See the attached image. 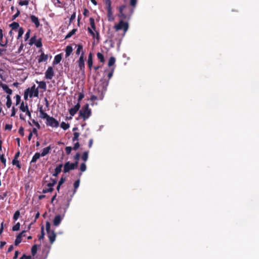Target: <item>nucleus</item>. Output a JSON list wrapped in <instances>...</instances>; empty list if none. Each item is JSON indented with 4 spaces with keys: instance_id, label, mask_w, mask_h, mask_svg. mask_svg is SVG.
Returning <instances> with one entry per match:
<instances>
[{
    "instance_id": "nucleus-2",
    "label": "nucleus",
    "mask_w": 259,
    "mask_h": 259,
    "mask_svg": "<svg viewBox=\"0 0 259 259\" xmlns=\"http://www.w3.org/2000/svg\"><path fill=\"white\" fill-rule=\"evenodd\" d=\"M91 114V110L89 108L88 104L84 105L79 112V115L83 120H87Z\"/></svg>"
},
{
    "instance_id": "nucleus-27",
    "label": "nucleus",
    "mask_w": 259,
    "mask_h": 259,
    "mask_svg": "<svg viewBox=\"0 0 259 259\" xmlns=\"http://www.w3.org/2000/svg\"><path fill=\"white\" fill-rule=\"evenodd\" d=\"M20 109L23 112H25L28 109L27 105H24V102H22L20 106Z\"/></svg>"
},
{
    "instance_id": "nucleus-54",
    "label": "nucleus",
    "mask_w": 259,
    "mask_h": 259,
    "mask_svg": "<svg viewBox=\"0 0 259 259\" xmlns=\"http://www.w3.org/2000/svg\"><path fill=\"white\" fill-rule=\"evenodd\" d=\"M19 134L22 136L23 137L24 135V128L22 126H20L19 131H18Z\"/></svg>"
},
{
    "instance_id": "nucleus-30",
    "label": "nucleus",
    "mask_w": 259,
    "mask_h": 259,
    "mask_svg": "<svg viewBox=\"0 0 259 259\" xmlns=\"http://www.w3.org/2000/svg\"><path fill=\"white\" fill-rule=\"evenodd\" d=\"M89 20L91 28L94 30H96V25L94 19L92 17H91Z\"/></svg>"
},
{
    "instance_id": "nucleus-62",
    "label": "nucleus",
    "mask_w": 259,
    "mask_h": 259,
    "mask_svg": "<svg viewBox=\"0 0 259 259\" xmlns=\"http://www.w3.org/2000/svg\"><path fill=\"white\" fill-rule=\"evenodd\" d=\"M12 128V124H7L6 125H5V129L6 130H11Z\"/></svg>"
},
{
    "instance_id": "nucleus-28",
    "label": "nucleus",
    "mask_w": 259,
    "mask_h": 259,
    "mask_svg": "<svg viewBox=\"0 0 259 259\" xmlns=\"http://www.w3.org/2000/svg\"><path fill=\"white\" fill-rule=\"evenodd\" d=\"M21 234H18L17 236H16V238L15 239V245L16 246H17L22 241V239H21V237L20 236Z\"/></svg>"
},
{
    "instance_id": "nucleus-47",
    "label": "nucleus",
    "mask_w": 259,
    "mask_h": 259,
    "mask_svg": "<svg viewBox=\"0 0 259 259\" xmlns=\"http://www.w3.org/2000/svg\"><path fill=\"white\" fill-rule=\"evenodd\" d=\"M36 36H33V37H32L30 40H29V44L30 45H32L33 44H34L35 42H36Z\"/></svg>"
},
{
    "instance_id": "nucleus-52",
    "label": "nucleus",
    "mask_w": 259,
    "mask_h": 259,
    "mask_svg": "<svg viewBox=\"0 0 259 259\" xmlns=\"http://www.w3.org/2000/svg\"><path fill=\"white\" fill-rule=\"evenodd\" d=\"M16 105L19 104L21 101V97L19 95H16Z\"/></svg>"
},
{
    "instance_id": "nucleus-15",
    "label": "nucleus",
    "mask_w": 259,
    "mask_h": 259,
    "mask_svg": "<svg viewBox=\"0 0 259 259\" xmlns=\"http://www.w3.org/2000/svg\"><path fill=\"white\" fill-rule=\"evenodd\" d=\"M30 19H31V22L35 24V27L36 28H38L39 26V25H40L39 21L38 18L37 17H36L34 15H31Z\"/></svg>"
},
{
    "instance_id": "nucleus-44",
    "label": "nucleus",
    "mask_w": 259,
    "mask_h": 259,
    "mask_svg": "<svg viewBox=\"0 0 259 259\" xmlns=\"http://www.w3.org/2000/svg\"><path fill=\"white\" fill-rule=\"evenodd\" d=\"M20 213L19 210H17L16 211H15V212L14 213V215H13L14 220V221L17 220L20 216Z\"/></svg>"
},
{
    "instance_id": "nucleus-58",
    "label": "nucleus",
    "mask_w": 259,
    "mask_h": 259,
    "mask_svg": "<svg viewBox=\"0 0 259 259\" xmlns=\"http://www.w3.org/2000/svg\"><path fill=\"white\" fill-rule=\"evenodd\" d=\"M137 3V0H130V5L133 7H135Z\"/></svg>"
},
{
    "instance_id": "nucleus-18",
    "label": "nucleus",
    "mask_w": 259,
    "mask_h": 259,
    "mask_svg": "<svg viewBox=\"0 0 259 259\" xmlns=\"http://www.w3.org/2000/svg\"><path fill=\"white\" fill-rule=\"evenodd\" d=\"M48 59V55H45L44 53H42L38 59V62L41 63L44 61L45 62Z\"/></svg>"
},
{
    "instance_id": "nucleus-14",
    "label": "nucleus",
    "mask_w": 259,
    "mask_h": 259,
    "mask_svg": "<svg viewBox=\"0 0 259 259\" xmlns=\"http://www.w3.org/2000/svg\"><path fill=\"white\" fill-rule=\"evenodd\" d=\"M0 87L3 89L4 91L8 94V95H10L12 94V90L10 89L8 85L6 84H4L2 82H0Z\"/></svg>"
},
{
    "instance_id": "nucleus-5",
    "label": "nucleus",
    "mask_w": 259,
    "mask_h": 259,
    "mask_svg": "<svg viewBox=\"0 0 259 259\" xmlns=\"http://www.w3.org/2000/svg\"><path fill=\"white\" fill-rule=\"evenodd\" d=\"M106 9L107 10V16L108 20L112 21L114 20L111 8V2L110 0H106Z\"/></svg>"
},
{
    "instance_id": "nucleus-37",
    "label": "nucleus",
    "mask_w": 259,
    "mask_h": 259,
    "mask_svg": "<svg viewBox=\"0 0 259 259\" xmlns=\"http://www.w3.org/2000/svg\"><path fill=\"white\" fill-rule=\"evenodd\" d=\"M82 159L85 162L88 159V152L85 151L83 153L82 156H81Z\"/></svg>"
},
{
    "instance_id": "nucleus-38",
    "label": "nucleus",
    "mask_w": 259,
    "mask_h": 259,
    "mask_svg": "<svg viewBox=\"0 0 259 259\" xmlns=\"http://www.w3.org/2000/svg\"><path fill=\"white\" fill-rule=\"evenodd\" d=\"M30 94V88H27L25 90L24 94V98L25 100H27L28 99V95Z\"/></svg>"
},
{
    "instance_id": "nucleus-43",
    "label": "nucleus",
    "mask_w": 259,
    "mask_h": 259,
    "mask_svg": "<svg viewBox=\"0 0 259 259\" xmlns=\"http://www.w3.org/2000/svg\"><path fill=\"white\" fill-rule=\"evenodd\" d=\"M34 44L37 48H41L42 47L41 39L39 38L36 41Z\"/></svg>"
},
{
    "instance_id": "nucleus-1",
    "label": "nucleus",
    "mask_w": 259,
    "mask_h": 259,
    "mask_svg": "<svg viewBox=\"0 0 259 259\" xmlns=\"http://www.w3.org/2000/svg\"><path fill=\"white\" fill-rule=\"evenodd\" d=\"M119 14L118 16L123 19H130L134 12V9L125 5L119 7Z\"/></svg>"
},
{
    "instance_id": "nucleus-9",
    "label": "nucleus",
    "mask_w": 259,
    "mask_h": 259,
    "mask_svg": "<svg viewBox=\"0 0 259 259\" xmlns=\"http://www.w3.org/2000/svg\"><path fill=\"white\" fill-rule=\"evenodd\" d=\"M79 183H80V180L79 179L76 180L74 182V190L73 192L72 193V194L71 195L70 198H68L67 199V207H68L69 206V204H70V202L71 201L73 195L76 193V189L78 188V187L79 186Z\"/></svg>"
},
{
    "instance_id": "nucleus-41",
    "label": "nucleus",
    "mask_w": 259,
    "mask_h": 259,
    "mask_svg": "<svg viewBox=\"0 0 259 259\" xmlns=\"http://www.w3.org/2000/svg\"><path fill=\"white\" fill-rule=\"evenodd\" d=\"M24 33V30L22 27H19V30H18V35L17 37V39H19L20 37H22V35Z\"/></svg>"
},
{
    "instance_id": "nucleus-6",
    "label": "nucleus",
    "mask_w": 259,
    "mask_h": 259,
    "mask_svg": "<svg viewBox=\"0 0 259 259\" xmlns=\"http://www.w3.org/2000/svg\"><path fill=\"white\" fill-rule=\"evenodd\" d=\"M46 124L48 126L57 127L59 125V122L53 117L49 116L47 119Z\"/></svg>"
},
{
    "instance_id": "nucleus-46",
    "label": "nucleus",
    "mask_w": 259,
    "mask_h": 259,
    "mask_svg": "<svg viewBox=\"0 0 259 259\" xmlns=\"http://www.w3.org/2000/svg\"><path fill=\"white\" fill-rule=\"evenodd\" d=\"M45 235V232H44V227H41V235L39 236L38 239L39 240H40L41 239H43L44 238Z\"/></svg>"
},
{
    "instance_id": "nucleus-26",
    "label": "nucleus",
    "mask_w": 259,
    "mask_h": 259,
    "mask_svg": "<svg viewBox=\"0 0 259 259\" xmlns=\"http://www.w3.org/2000/svg\"><path fill=\"white\" fill-rule=\"evenodd\" d=\"M7 102H6V106L9 108L12 105V100L11 97L9 95H7L6 97Z\"/></svg>"
},
{
    "instance_id": "nucleus-39",
    "label": "nucleus",
    "mask_w": 259,
    "mask_h": 259,
    "mask_svg": "<svg viewBox=\"0 0 259 259\" xmlns=\"http://www.w3.org/2000/svg\"><path fill=\"white\" fill-rule=\"evenodd\" d=\"M77 50L76 51V54L78 55H79L80 52L83 49V46L80 45V44H78L77 46Z\"/></svg>"
},
{
    "instance_id": "nucleus-12",
    "label": "nucleus",
    "mask_w": 259,
    "mask_h": 259,
    "mask_svg": "<svg viewBox=\"0 0 259 259\" xmlns=\"http://www.w3.org/2000/svg\"><path fill=\"white\" fill-rule=\"evenodd\" d=\"M38 109L40 113L39 117L42 119H46L47 120L50 116L48 115V114L45 112V111L43 109L42 106H38Z\"/></svg>"
},
{
    "instance_id": "nucleus-11",
    "label": "nucleus",
    "mask_w": 259,
    "mask_h": 259,
    "mask_svg": "<svg viewBox=\"0 0 259 259\" xmlns=\"http://www.w3.org/2000/svg\"><path fill=\"white\" fill-rule=\"evenodd\" d=\"M80 107V105L79 103H77L73 107L71 108L69 110V114L71 116H73L79 110Z\"/></svg>"
},
{
    "instance_id": "nucleus-60",
    "label": "nucleus",
    "mask_w": 259,
    "mask_h": 259,
    "mask_svg": "<svg viewBox=\"0 0 259 259\" xmlns=\"http://www.w3.org/2000/svg\"><path fill=\"white\" fill-rule=\"evenodd\" d=\"M89 13H90L89 11L87 8H84L83 12V15L85 17H87L89 16Z\"/></svg>"
},
{
    "instance_id": "nucleus-40",
    "label": "nucleus",
    "mask_w": 259,
    "mask_h": 259,
    "mask_svg": "<svg viewBox=\"0 0 259 259\" xmlns=\"http://www.w3.org/2000/svg\"><path fill=\"white\" fill-rule=\"evenodd\" d=\"M20 227V223L18 222L16 225H15L12 227V231H17L19 230Z\"/></svg>"
},
{
    "instance_id": "nucleus-13",
    "label": "nucleus",
    "mask_w": 259,
    "mask_h": 259,
    "mask_svg": "<svg viewBox=\"0 0 259 259\" xmlns=\"http://www.w3.org/2000/svg\"><path fill=\"white\" fill-rule=\"evenodd\" d=\"M48 238L49 239V241L51 244H53L54 242L56 240V234L55 233L54 231L52 230L49 231V233H47Z\"/></svg>"
},
{
    "instance_id": "nucleus-53",
    "label": "nucleus",
    "mask_w": 259,
    "mask_h": 259,
    "mask_svg": "<svg viewBox=\"0 0 259 259\" xmlns=\"http://www.w3.org/2000/svg\"><path fill=\"white\" fill-rule=\"evenodd\" d=\"M20 11L17 9L16 13L12 17V20H14L15 19L19 16L20 15Z\"/></svg>"
},
{
    "instance_id": "nucleus-50",
    "label": "nucleus",
    "mask_w": 259,
    "mask_h": 259,
    "mask_svg": "<svg viewBox=\"0 0 259 259\" xmlns=\"http://www.w3.org/2000/svg\"><path fill=\"white\" fill-rule=\"evenodd\" d=\"M86 168H87V167H86V165H85V163H82L80 164V170L81 172H83V171H85Z\"/></svg>"
},
{
    "instance_id": "nucleus-31",
    "label": "nucleus",
    "mask_w": 259,
    "mask_h": 259,
    "mask_svg": "<svg viewBox=\"0 0 259 259\" xmlns=\"http://www.w3.org/2000/svg\"><path fill=\"white\" fill-rule=\"evenodd\" d=\"M10 26L13 30H15L19 27V24L18 22H14L10 25Z\"/></svg>"
},
{
    "instance_id": "nucleus-59",
    "label": "nucleus",
    "mask_w": 259,
    "mask_h": 259,
    "mask_svg": "<svg viewBox=\"0 0 259 259\" xmlns=\"http://www.w3.org/2000/svg\"><path fill=\"white\" fill-rule=\"evenodd\" d=\"M88 32L93 37H95V33L94 32V31H93V30L92 29V28H90V27H88Z\"/></svg>"
},
{
    "instance_id": "nucleus-45",
    "label": "nucleus",
    "mask_w": 259,
    "mask_h": 259,
    "mask_svg": "<svg viewBox=\"0 0 259 259\" xmlns=\"http://www.w3.org/2000/svg\"><path fill=\"white\" fill-rule=\"evenodd\" d=\"M12 164L13 165H15L17 166V167H18L19 168H21V166L19 164V161L17 159H15L14 158L13 161H12Z\"/></svg>"
},
{
    "instance_id": "nucleus-55",
    "label": "nucleus",
    "mask_w": 259,
    "mask_h": 259,
    "mask_svg": "<svg viewBox=\"0 0 259 259\" xmlns=\"http://www.w3.org/2000/svg\"><path fill=\"white\" fill-rule=\"evenodd\" d=\"M75 17H76V12H74L73 13V14L71 15V17L70 18V20H69L70 23H71L75 19Z\"/></svg>"
},
{
    "instance_id": "nucleus-35",
    "label": "nucleus",
    "mask_w": 259,
    "mask_h": 259,
    "mask_svg": "<svg viewBox=\"0 0 259 259\" xmlns=\"http://www.w3.org/2000/svg\"><path fill=\"white\" fill-rule=\"evenodd\" d=\"M37 83H38V82H37ZM38 87L40 89H44V90H46V88H47V86H46V83L45 81H40L39 82V85H38Z\"/></svg>"
},
{
    "instance_id": "nucleus-3",
    "label": "nucleus",
    "mask_w": 259,
    "mask_h": 259,
    "mask_svg": "<svg viewBox=\"0 0 259 259\" xmlns=\"http://www.w3.org/2000/svg\"><path fill=\"white\" fill-rule=\"evenodd\" d=\"M128 27V23L126 22H124L122 20H120L119 23L114 26V28L116 31L122 29L123 30V35L127 31Z\"/></svg>"
},
{
    "instance_id": "nucleus-23",
    "label": "nucleus",
    "mask_w": 259,
    "mask_h": 259,
    "mask_svg": "<svg viewBox=\"0 0 259 259\" xmlns=\"http://www.w3.org/2000/svg\"><path fill=\"white\" fill-rule=\"evenodd\" d=\"M3 30L0 29V46L2 47H5L7 46L8 44V40H6L5 43H3Z\"/></svg>"
},
{
    "instance_id": "nucleus-51",
    "label": "nucleus",
    "mask_w": 259,
    "mask_h": 259,
    "mask_svg": "<svg viewBox=\"0 0 259 259\" xmlns=\"http://www.w3.org/2000/svg\"><path fill=\"white\" fill-rule=\"evenodd\" d=\"M54 190L53 188H48L46 189H44L42 190V193H46L48 192H51Z\"/></svg>"
},
{
    "instance_id": "nucleus-10",
    "label": "nucleus",
    "mask_w": 259,
    "mask_h": 259,
    "mask_svg": "<svg viewBox=\"0 0 259 259\" xmlns=\"http://www.w3.org/2000/svg\"><path fill=\"white\" fill-rule=\"evenodd\" d=\"M39 92L38 89L35 88V85L33 84L30 89L29 97H37L38 96Z\"/></svg>"
},
{
    "instance_id": "nucleus-57",
    "label": "nucleus",
    "mask_w": 259,
    "mask_h": 259,
    "mask_svg": "<svg viewBox=\"0 0 259 259\" xmlns=\"http://www.w3.org/2000/svg\"><path fill=\"white\" fill-rule=\"evenodd\" d=\"M46 227V231H47V233H49V231H51L50 230L51 224H50V223L49 222H47Z\"/></svg>"
},
{
    "instance_id": "nucleus-63",
    "label": "nucleus",
    "mask_w": 259,
    "mask_h": 259,
    "mask_svg": "<svg viewBox=\"0 0 259 259\" xmlns=\"http://www.w3.org/2000/svg\"><path fill=\"white\" fill-rule=\"evenodd\" d=\"M30 30H28L25 35V40H27L30 37Z\"/></svg>"
},
{
    "instance_id": "nucleus-22",
    "label": "nucleus",
    "mask_w": 259,
    "mask_h": 259,
    "mask_svg": "<svg viewBox=\"0 0 259 259\" xmlns=\"http://www.w3.org/2000/svg\"><path fill=\"white\" fill-rule=\"evenodd\" d=\"M73 51L72 47L70 45H68L65 49V57L66 58L69 57Z\"/></svg>"
},
{
    "instance_id": "nucleus-17",
    "label": "nucleus",
    "mask_w": 259,
    "mask_h": 259,
    "mask_svg": "<svg viewBox=\"0 0 259 259\" xmlns=\"http://www.w3.org/2000/svg\"><path fill=\"white\" fill-rule=\"evenodd\" d=\"M62 166V164H60L56 166L55 169V172L53 174L54 177H57L61 172Z\"/></svg>"
},
{
    "instance_id": "nucleus-61",
    "label": "nucleus",
    "mask_w": 259,
    "mask_h": 259,
    "mask_svg": "<svg viewBox=\"0 0 259 259\" xmlns=\"http://www.w3.org/2000/svg\"><path fill=\"white\" fill-rule=\"evenodd\" d=\"M20 259H32V257L30 255H26L24 254L20 258Z\"/></svg>"
},
{
    "instance_id": "nucleus-56",
    "label": "nucleus",
    "mask_w": 259,
    "mask_h": 259,
    "mask_svg": "<svg viewBox=\"0 0 259 259\" xmlns=\"http://www.w3.org/2000/svg\"><path fill=\"white\" fill-rule=\"evenodd\" d=\"M73 148L71 147L68 146L65 148V152L67 154H70Z\"/></svg>"
},
{
    "instance_id": "nucleus-20",
    "label": "nucleus",
    "mask_w": 259,
    "mask_h": 259,
    "mask_svg": "<svg viewBox=\"0 0 259 259\" xmlns=\"http://www.w3.org/2000/svg\"><path fill=\"white\" fill-rule=\"evenodd\" d=\"M62 60V55L61 54L57 55L54 58L53 64L54 65H56L60 62Z\"/></svg>"
},
{
    "instance_id": "nucleus-4",
    "label": "nucleus",
    "mask_w": 259,
    "mask_h": 259,
    "mask_svg": "<svg viewBox=\"0 0 259 259\" xmlns=\"http://www.w3.org/2000/svg\"><path fill=\"white\" fill-rule=\"evenodd\" d=\"M78 162L75 161L73 163H70L69 161L66 162L64 165L63 171L64 173L69 172L70 170H73L77 167Z\"/></svg>"
},
{
    "instance_id": "nucleus-7",
    "label": "nucleus",
    "mask_w": 259,
    "mask_h": 259,
    "mask_svg": "<svg viewBox=\"0 0 259 259\" xmlns=\"http://www.w3.org/2000/svg\"><path fill=\"white\" fill-rule=\"evenodd\" d=\"M77 63L80 70L82 72H84L85 67L84 61V52H82L78 60L77 61Z\"/></svg>"
},
{
    "instance_id": "nucleus-16",
    "label": "nucleus",
    "mask_w": 259,
    "mask_h": 259,
    "mask_svg": "<svg viewBox=\"0 0 259 259\" xmlns=\"http://www.w3.org/2000/svg\"><path fill=\"white\" fill-rule=\"evenodd\" d=\"M62 218L60 215H56L53 221V225L58 226L61 222Z\"/></svg>"
},
{
    "instance_id": "nucleus-29",
    "label": "nucleus",
    "mask_w": 259,
    "mask_h": 259,
    "mask_svg": "<svg viewBox=\"0 0 259 259\" xmlns=\"http://www.w3.org/2000/svg\"><path fill=\"white\" fill-rule=\"evenodd\" d=\"M77 31V29H73L71 31H70L65 36V38H70L71 36H72L73 34L75 33V32Z\"/></svg>"
},
{
    "instance_id": "nucleus-21",
    "label": "nucleus",
    "mask_w": 259,
    "mask_h": 259,
    "mask_svg": "<svg viewBox=\"0 0 259 259\" xmlns=\"http://www.w3.org/2000/svg\"><path fill=\"white\" fill-rule=\"evenodd\" d=\"M51 147L50 146L44 148L41 153V156H45L50 152Z\"/></svg>"
},
{
    "instance_id": "nucleus-34",
    "label": "nucleus",
    "mask_w": 259,
    "mask_h": 259,
    "mask_svg": "<svg viewBox=\"0 0 259 259\" xmlns=\"http://www.w3.org/2000/svg\"><path fill=\"white\" fill-rule=\"evenodd\" d=\"M60 126L64 130H66L69 127V124L65 123V122H62L61 123Z\"/></svg>"
},
{
    "instance_id": "nucleus-64",
    "label": "nucleus",
    "mask_w": 259,
    "mask_h": 259,
    "mask_svg": "<svg viewBox=\"0 0 259 259\" xmlns=\"http://www.w3.org/2000/svg\"><path fill=\"white\" fill-rule=\"evenodd\" d=\"M79 143L78 142H76L74 144V146L73 147V149L74 150H76L79 147Z\"/></svg>"
},
{
    "instance_id": "nucleus-24",
    "label": "nucleus",
    "mask_w": 259,
    "mask_h": 259,
    "mask_svg": "<svg viewBox=\"0 0 259 259\" xmlns=\"http://www.w3.org/2000/svg\"><path fill=\"white\" fill-rule=\"evenodd\" d=\"M40 156H41V154L39 153H38V152L35 153L34 154V155H33V156L32 157V158L31 161V163H35L37 160V159H38L39 158Z\"/></svg>"
},
{
    "instance_id": "nucleus-33",
    "label": "nucleus",
    "mask_w": 259,
    "mask_h": 259,
    "mask_svg": "<svg viewBox=\"0 0 259 259\" xmlns=\"http://www.w3.org/2000/svg\"><path fill=\"white\" fill-rule=\"evenodd\" d=\"M37 245L35 244L32 246V247L31 248V254L33 256H34L36 254V253L37 252Z\"/></svg>"
},
{
    "instance_id": "nucleus-25",
    "label": "nucleus",
    "mask_w": 259,
    "mask_h": 259,
    "mask_svg": "<svg viewBox=\"0 0 259 259\" xmlns=\"http://www.w3.org/2000/svg\"><path fill=\"white\" fill-rule=\"evenodd\" d=\"M97 57L101 63H103L105 62L104 56L101 53L98 52L97 54Z\"/></svg>"
},
{
    "instance_id": "nucleus-32",
    "label": "nucleus",
    "mask_w": 259,
    "mask_h": 259,
    "mask_svg": "<svg viewBox=\"0 0 259 259\" xmlns=\"http://www.w3.org/2000/svg\"><path fill=\"white\" fill-rule=\"evenodd\" d=\"M115 62V58L114 57H111L108 61V65L109 67L112 66Z\"/></svg>"
},
{
    "instance_id": "nucleus-49",
    "label": "nucleus",
    "mask_w": 259,
    "mask_h": 259,
    "mask_svg": "<svg viewBox=\"0 0 259 259\" xmlns=\"http://www.w3.org/2000/svg\"><path fill=\"white\" fill-rule=\"evenodd\" d=\"M114 69L113 68L111 69V70L108 72L107 77L108 78V80L112 77L113 74L114 72Z\"/></svg>"
},
{
    "instance_id": "nucleus-36",
    "label": "nucleus",
    "mask_w": 259,
    "mask_h": 259,
    "mask_svg": "<svg viewBox=\"0 0 259 259\" xmlns=\"http://www.w3.org/2000/svg\"><path fill=\"white\" fill-rule=\"evenodd\" d=\"M79 133L78 132H74L73 133V137L72 138V141L75 142L76 141L78 140V138L79 137Z\"/></svg>"
},
{
    "instance_id": "nucleus-48",
    "label": "nucleus",
    "mask_w": 259,
    "mask_h": 259,
    "mask_svg": "<svg viewBox=\"0 0 259 259\" xmlns=\"http://www.w3.org/2000/svg\"><path fill=\"white\" fill-rule=\"evenodd\" d=\"M84 94L83 93H79L78 94V102L77 103H80V102L81 101V100L84 98Z\"/></svg>"
},
{
    "instance_id": "nucleus-42",
    "label": "nucleus",
    "mask_w": 259,
    "mask_h": 259,
    "mask_svg": "<svg viewBox=\"0 0 259 259\" xmlns=\"http://www.w3.org/2000/svg\"><path fill=\"white\" fill-rule=\"evenodd\" d=\"M29 0H23V1H20L19 2V5L20 6H27L29 4Z\"/></svg>"
},
{
    "instance_id": "nucleus-8",
    "label": "nucleus",
    "mask_w": 259,
    "mask_h": 259,
    "mask_svg": "<svg viewBox=\"0 0 259 259\" xmlns=\"http://www.w3.org/2000/svg\"><path fill=\"white\" fill-rule=\"evenodd\" d=\"M54 76V72L52 67H49L45 73V77L48 79H52Z\"/></svg>"
},
{
    "instance_id": "nucleus-19",
    "label": "nucleus",
    "mask_w": 259,
    "mask_h": 259,
    "mask_svg": "<svg viewBox=\"0 0 259 259\" xmlns=\"http://www.w3.org/2000/svg\"><path fill=\"white\" fill-rule=\"evenodd\" d=\"M87 63L89 69L91 70L93 66V55L92 53H90L89 55Z\"/></svg>"
}]
</instances>
